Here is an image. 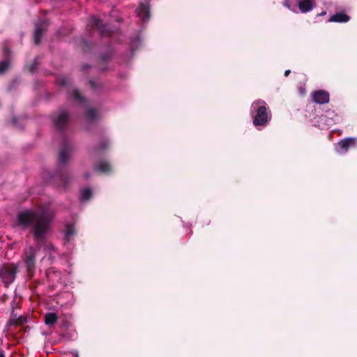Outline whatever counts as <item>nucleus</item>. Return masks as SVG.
Wrapping results in <instances>:
<instances>
[{
  "instance_id": "412c9836",
  "label": "nucleus",
  "mask_w": 357,
  "mask_h": 357,
  "mask_svg": "<svg viewBox=\"0 0 357 357\" xmlns=\"http://www.w3.org/2000/svg\"><path fill=\"white\" fill-rule=\"evenodd\" d=\"M97 115V112L92 109V108H90L88 109L87 111V119L89 120H92L93 119H95V117Z\"/></svg>"
},
{
  "instance_id": "4468645a",
  "label": "nucleus",
  "mask_w": 357,
  "mask_h": 357,
  "mask_svg": "<svg viewBox=\"0 0 357 357\" xmlns=\"http://www.w3.org/2000/svg\"><path fill=\"white\" fill-rule=\"evenodd\" d=\"M58 319V316L55 313H47L45 315V323L48 326L54 324Z\"/></svg>"
},
{
  "instance_id": "9d476101",
  "label": "nucleus",
  "mask_w": 357,
  "mask_h": 357,
  "mask_svg": "<svg viewBox=\"0 0 357 357\" xmlns=\"http://www.w3.org/2000/svg\"><path fill=\"white\" fill-rule=\"evenodd\" d=\"M36 252L32 247H30L25 252L24 263L26 264L28 270H29L34 264Z\"/></svg>"
},
{
  "instance_id": "0eeeda50",
  "label": "nucleus",
  "mask_w": 357,
  "mask_h": 357,
  "mask_svg": "<svg viewBox=\"0 0 357 357\" xmlns=\"http://www.w3.org/2000/svg\"><path fill=\"white\" fill-rule=\"evenodd\" d=\"M312 98L313 101L318 104H325L329 101V93L326 91L319 90L312 93Z\"/></svg>"
},
{
  "instance_id": "6e6552de",
  "label": "nucleus",
  "mask_w": 357,
  "mask_h": 357,
  "mask_svg": "<svg viewBox=\"0 0 357 357\" xmlns=\"http://www.w3.org/2000/svg\"><path fill=\"white\" fill-rule=\"evenodd\" d=\"M136 13L142 21L149 20L150 17L149 6L147 3H141L136 10Z\"/></svg>"
},
{
  "instance_id": "39448f33",
  "label": "nucleus",
  "mask_w": 357,
  "mask_h": 357,
  "mask_svg": "<svg viewBox=\"0 0 357 357\" xmlns=\"http://www.w3.org/2000/svg\"><path fill=\"white\" fill-rule=\"evenodd\" d=\"M72 153V148L70 145L65 144L61 149L59 155V166H65L69 161Z\"/></svg>"
},
{
  "instance_id": "c85d7f7f",
  "label": "nucleus",
  "mask_w": 357,
  "mask_h": 357,
  "mask_svg": "<svg viewBox=\"0 0 357 357\" xmlns=\"http://www.w3.org/2000/svg\"><path fill=\"white\" fill-rule=\"evenodd\" d=\"M0 357H5L4 355L3 354H0Z\"/></svg>"
},
{
  "instance_id": "1a4fd4ad",
  "label": "nucleus",
  "mask_w": 357,
  "mask_h": 357,
  "mask_svg": "<svg viewBox=\"0 0 357 357\" xmlns=\"http://www.w3.org/2000/svg\"><path fill=\"white\" fill-rule=\"evenodd\" d=\"M47 28V23L42 22L36 24V29L34 32V43L35 44H39L40 38L43 33L45 32Z\"/></svg>"
},
{
  "instance_id": "2f4dec72",
  "label": "nucleus",
  "mask_w": 357,
  "mask_h": 357,
  "mask_svg": "<svg viewBox=\"0 0 357 357\" xmlns=\"http://www.w3.org/2000/svg\"><path fill=\"white\" fill-rule=\"evenodd\" d=\"M301 93H305V91H303V89H301Z\"/></svg>"
},
{
  "instance_id": "5701e85b",
  "label": "nucleus",
  "mask_w": 357,
  "mask_h": 357,
  "mask_svg": "<svg viewBox=\"0 0 357 357\" xmlns=\"http://www.w3.org/2000/svg\"><path fill=\"white\" fill-rule=\"evenodd\" d=\"M62 180H63V182L64 188H66L67 182H68V178H63Z\"/></svg>"
},
{
  "instance_id": "393cba45",
  "label": "nucleus",
  "mask_w": 357,
  "mask_h": 357,
  "mask_svg": "<svg viewBox=\"0 0 357 357\" xmlns=\"http://www.w3.org/2000/svg\"><path fill=\"white\" fill-rule=\"evenodd\" d=\"M289 73H290V70H287L284 72V75L287 77V76L289 75Z\"/></svg>"
},
{
  "instance_id": "2eb2a0df",
  "label": "nucleus",
  "mask_w": 357,
  "mask_h": 357,
  "mask_svg": "<svg viewBox=\"0 0 357 357\" xmlns=\"http://www.w3.org/2000/svg\"><path fill=\"white\" fill-rule=\"evenodd\" d=\"M65 238L70 241L75 234V230L72 225H66L64 230Z\"/></svg>"
},
{
  "instance_id": "a211bd4d",
  "label": "nucleus",
  "mask_w": 357,
  "mask_h": 357,
  "mask_svg": "<svg viewBox=\"0 0 357 357\" xmlns=\"http://www.w3.org/2000/svg\"><path fill=\"white\" fill-rule=\"evenodd\" d=\"M72 97L75 100H77V101H79L80 102L84 101V98L81 96V95L79 94V91L77 89H73V91H72Z\"/></svg>"
},
{
  "instance_id": "aec40b11",
  "label": "nucleus",
  "mask_w": 357,
  "mask_h": 357,
  "mask_svg": "<svg viewBox=\"0 0 357 357\" xmlns=\"http://www.w3.org/2000/svg\"><path fill=\"white\" fill-rule=\"evenodd\" d=\"M57 82L63 86H67L69 84V79L63 76L57 78Z\"/></svg>"
},
{
  "instance_id": "f3484780",
  "label": "nucleus",
  "mask_w": 357,
  "mask_h": 357,
  "mask_svg": "<svg viewBox=\"0 0 357 357\" xmlns=\"http://www.w3.org/2000/svg\"><path fill=\"white\" fill-rule=\"evenodd\" d=\"M92 195V191L90 188H84L81 190L80 199L82 202L88 201Z\"/></svg>"
},
{
  "instance_id": "423d86ee",
  "label": "nucleus",
  "mask_w": 357,
  "mask_h": 357,
  "mask_svg": "<svg viewBox=\"0 0 357 357\" xmlns=\"http://www.w3.org/2000/svg\"><path fill=\"white\" fill-rule=\"evenodd\" d=\"M357 144V139L354 137L345 138L338 142L336 146V151L340 153H345L347 149Z\"/></svg>"
},
{
  "instance_id": "bb28decb",
  "label": "nucleus",
  "mask_w": 357,
  "mask_h": 357,
  "mask_svg": "<svg viewBox=\"0 0 357 357\" xmlns=\"http://www.w3.org/2000/svg\"><path fill=\"white\" fill-rule=\"evenodd\" d=\"M135 41H132V45H131L132 47H134V45H135Z\"/></svg>"
},
{
  "instance_id": "b1692460",
  "label": "nucleus",
  "mask_w": 357,
  "mask_h": 357,
  "mask_svg": "<svg viewBox=\"0 0 357 357\" xmlns=\"http://www.w3.org/2000/svg\"><path fill=\"white\" fill-rule=\"evenodd\" d=\"M284 5L287 8H288L289 9H291V8H290V5H289V2H288L287 1H285L284 2Z\"/></svg>"
},
{
  "instance_id": "7ed1b4c3",
  "label": "nucleus",
  "mask_w": 357,
  "mask_h": 357,
  "mask_svg": "<svg viewBox=\"0 0 357 357\" xmlns=\"http://www.w3.org/2000/svg\"><path fill=\"white\" fill-rule=\"evenodd\" d=\"M17 270V267L15 264L4 265L0 269V275L6 285H8L13 282Z\"/></svg>"
},
{
  "instance_id": "473e14b6",
  "label": "nucleus",
  "mask_w": 357,
  "mask_h": 357,
  "mask_svg": "<svg viewBox=\"0 0 357 357\" xmlns=\"http://www.w3.org/2000/svg\"><path fill=\"white\" fill-rule=\"evenodd\" d=\"M137 42L139 43V38H137Z\"/></svg>"
},
{
  "instance_id": "dca6fc26",
  "label": "nucleus",
  "mask_w": 357,
  "mask_h": 357,
  "mask_svg": "<svg viewBox=\"0 0 357 357\" xmlns=\"http://www.w3.org/2000/svg\"><path fill=\"white\" fill-rule=\"evenodd\" d=\"M97 169L102 173H109L112 170V166L107 162H101Z\"/></svg>"
},
{
  "instance_id": "7c9ffc66",
  "label": "nucleus",
  "mask_w": 357,
  "mask_h": 357,
  "mask_svg": "<svg viewBox=\"0 0 357 357\" xmlns=\"http://www.w3.org/2000/svg\"><path fill=\"white\" fill-rule=\"evenodd\" d=\"M301 93H305V91H303V89H301Z\"/></svg>"
},
{
  "instance_id": "cd10ccee",
  "label": "nucleus",
  "mask_w": 357,
  "mask_h": 357,
  "mask_svg": "<svg viewBox=\"0 0 357 357\" xmlns=\"http://www.w3.org/2000/svg\"><path fill=\"white\" fill-rule=\"evenodd\" d=\"M75 357H79V354L77 352L75 353Z\"/></svg>"
},
{
  "instance_id": "f257e3e1",
  "label": "nucleus",
  "mask_w": 357,
  "mask_h": 357,
  "mask_svg": "<svg viewBox=\"0 0 357 357\" xmlns=\"http://www.w3.org/2000/svg\"><path fill=\"white\" fill-rule=\"evenodd\" d=\"M52 215V211L42 206L38 209L22 211L17 215L18 223L21 226L32 227L37 250L43 251L45 255L54 250L53 245L45 239Z\"/></svg>"
},
{
  "instance_id": "c756f323",
  "label": "nucleus",
  "mask_w": 357,
  "mask_h": 357,
  "mask_svg": "<svg viewBox=\"0 0 357 357\" xmlns=\"http://www.w3.org/2000/svg\"><path fill=\"white\" fill-rule=\"evenodd\" d=\"M31 71H32V72L33 71V66H31Z\"/></svg>"
},
{
  "instance_id": "4be33fe9",
  "label": "nucleus",
  "mask_w": 357,
  "mask_h": 357,
  "mask_svg": "<svg viewBox=\"0 0 357 357\" xmlns=\"http://www.w3.org/2000/svg\"><path fill=\"white\" fill-rule=\"evenodd\" d=\"M109 145V142L107 141H105V142H103L101 144H100V149L102 150H105L107 146Z\"/></svg>"
},
{
  "instance_id": "20e7f679",
  "label": "nucleus",
  "mask_w": 357,
  "mask_h": 357,
  "mask_svg": "<svg viewBox=\"0 0 357 357\" xmlns=\"http://www.w3.org/2000/svg\"><path fill=\"white\" fill-rule=\"evenodd\" d=\"M69 115L68 112L61 109L53 116L55 126L58 128H62L68 121Z\"/></svg>"
},
{
  "instance_id": "f03ea898",
  "label": "nucleus",
  "mask_w": 357,
  "mask_h": 357,
  "mask_svg": "<svg viewBox=\"0 0 357 357\" xmlns=\"http://www.w3.org/2000/svg\"><path fill=\"white\" fill-rule=\"evenodd\" d=\"M251 112L255 113L253 124L257 128L266 126L271 119L267 112L266 104L264 100L255 101L251 105Z\"/></svg>"
},
{
  "instance_id": "6ab92c4d",
  "label": "nucleus",
  "mask_w": 357,
  "mask_h": 357,
  "mask_svg": "<svg viewBox=\"0 0 357 357\" xmlns=\"http://www.w3.org/2000/svg\"><path fill=\"white\" fill-rule=\"evenodd\" d=\"M10 66L8 61H5L0 63V74L4 73Z\"/></svg>"
},
{
  "instance_id": "ddd939ff",
  "label": "nucleus",
  "mask_w": 357,
  "mask_h": 357,
  "mask_svg": "<svg viewBox=\"0 0 357 357\" xmlns=\"http://www.w3.org/2000/svg\"><path fill=\"white\" fill-rule=\"evenodd\" d=\"M350 20V17L344 13H338L330 17L328 22H347Z\"/></svg>"
},
{
  "instance_id": "a878e982",
  "label": "nucleus",
  "mask_w": 357,
  "mask_h": 357,
  "mask_svg": "<svg viewBox=\"0 0 357 357\" xmlns=\"http://www.w3.org/2000/svg\"><path fill=\"white\" fill-rule=\"evenodd\" d=\"M326 14V12L324 11L322 13H321L320 14L318 15V16H324Z\"/></svg>"
},
{
  "instance_id": "f8f14e48",
  "label": "nucleus",
  "mask_w": 357,
  "mask_h": 357,
  "mask_svg": "<svg viewBox=\"0 0 357 357\" xmlns=\"http://www.w3.org/2000/svg\"><path fill=\"white\" fill-rule=\"evenodd\" d=\"M91 24L95 27L99 29L102 33H109L110 32V29L107 28V24H104L102 22L93 17L91 18Z\"/></svg>"
},
{
  "instance_id": "9b49d317",
  "label": "nucleus",
  "mask_w": 357,
  "mask_h": 357,
  "mask_svg": "<svg viewBox=\"0 0 357 357\" xmlns=\"http://www.w3.org/2000/svg\"><path fill=\"white\" fill-rule=\"evenodd\" d=\"M298 6L301 13H307L312 10L314 1L313 0H300L298 2Z\"/></svg>"
}]
</instances>
